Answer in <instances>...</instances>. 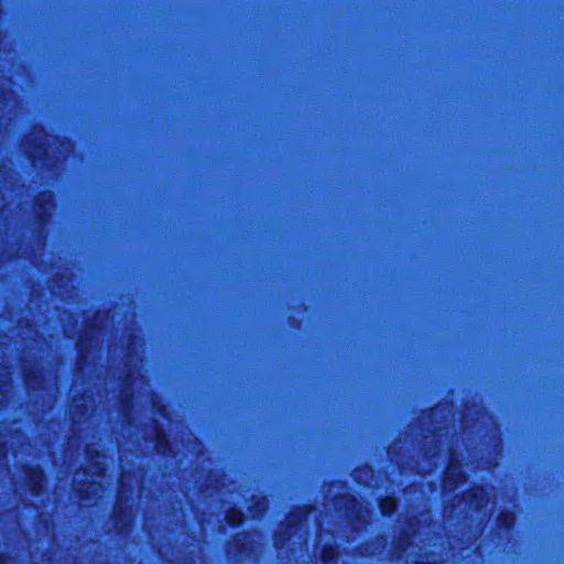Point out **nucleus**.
Segmentation results:
<instances>
[{
  "label": "nucleus",
  "mask_w": 564,
  "mask_h": 564,
  "mask_svg": "<svg viewBox=\"0 0 564 564\" xmlns=\"http://www.w3.org/2000/svg\"><path fill=\"white\" fill-rule=\"evenodd\" d=\"M315 507L312 503H304L294 507L286 516L284 522L281 523L282 528L275 530L272 534L273 546L276 550H282L302 528L307 517L314 511Z\"/></svg>",
  "instance_id": "1"
},
{
  "label": "nucleus",
  "mask_w": 564,
  "mask_h": 564,
  "mask_svg": "<svg viewBox=\"0 0 564 564\" xmlns=\"http://www.w3.org/2000/svg\"><path fill=\"white\" fill-rule=\"evenodd\" d=\"M256 551V541L249 531H240L232 534L226 543V554L235 560H248Z\"/></svg>",
  "instance_id": "2"
},
{
  "label": "nucleus",
  "mask_w": 564,
  "mask_h": 564,
  "mask_svg": "<svg viewBox=\"0 0 564 564\" xmlns=\"http://www.w3.org/2000/svg\"><path fill=\"white\" fill-rule=\"evenodd\" d=\"M444 484L457 488L468 479V473L464 468L462 455L454 449H448V460L443 469Z\"/></svg>",
  "instance_id": "3"
},
{
  "label": "nucleus",
  "mask_w": 564,
  "mask_h": 564,
  "mask_svg": "<svg viewBox=\"0 0 564 564\" xmlns=\"http://www.w3.org/2000/svg\"><path fill=\"white\" fill-rule=\"evenodd\" d=\"M23 474L25 476V485L32 497L39 498L46 491V471L37 464H25L23 466Z\"/></svg>",
  "instance_id": "4"
},
{
  "label": "nucleus",
  "mask_w": 564,
  "mask_h": 564,
  "mask_svg": "<svg viewBox=\"0 0 564 564\" xmlns=\"http://www.w3.org/2000/svg\"><path fill=\"white\" fill-rule=\"evenodd\" d=\"M458 499L469 509L480 511L489 502V492L485 485L475 484L462 491Z\"/></svg>",
  "instance_id": "5"
},
{
  "label": "nucleus",
  "mask_w": 564,
  "mask_h": 564,
  "mask_svg": "<svg viewBox=\"0 0 564 564\" xmlns=\"http://www.w3.org/2000/svg\"><path fill=\"white\" fill-rule=\"evenodd\" d=\"M130 496L123 495L121 490L118 491L112 509V522L116 529H123L128 523L130 516Z\"/></svg>",
  "instance_id": "6"
},
{
  "label": "nucleus",
  "mask_w": 564,
  "mask_h": 564,
  "mask_svg": "<svg viewBox=\"0 0 564 564\" xmlns=\"http://www.w3.org/2000/svg\"><path fill=\"white\" fill-rule=\"evenodd\" d=\"M154 449L158 455L169 457L173 453V443L170 434L163 424L155 423L153 426V433L151 437Z\"/></svg>",
  "instance_id": "7"
},
{
  "label": "nucleus",
  "mask_w": 564,
  "mask_h": 564,
  "mask_svg": "<svg viewBox=\"0 0 564 564\" xmlns=\"http://www.w3.org/2000/svg\"><path fill=\"white\" fill-rule=\"evenodd\" d=\"M53 205V194L43 191L34 198L35 219L41 223H47L50 218V209Z\"/></svg>",
  "instance_id": "8"
},
{
  "label": "nucleus",
  "mask_w": 564,
  "mask_h": 564,
  "mask_svg": "<svg viewBox=\"0 0 564 564\" xmlns=\"http://www.w3.org/2000/svg\"><path fill=\"white\" fill-rule=\"evenodd\" d=\"M517 523V513L511 509H502L496 518V527L500 532L510 534L513 532Z\"/></svg>",
  "instance_id": "9"
},
{
  "label": "nucleus",
  "mask_w": 564,
  "mask_h": 564,
  "mask_svg": "<svg viewBox=\"0 0 564 564\" xmlns=\"http://www.w3.org/2000/svg\"><path fill=\"white\" fill-rule=\"evenodd\" d=\"M246 520L245 511L236 505L230 506L225 512V521L230 528H240Z\"/></svg>",
  "instance_id": "10"
},
{
  "label": "nucleus",
  "mask_w": 564,
  "mask_h": 564,
  "mask_svg": "<svg viewBox=\"0 0 564 564\" xmlns=\"http://www.w3.org/2000/svg\"><path fill=\"white\" fill-rule=\"evenodd\" d=\"M378 508L382 517L392 518L398 511V500L393 495H387L378 500Z\"/></svg>",
  "instance_id": "11"
},
{
  "label": "nucleus",
  "mask_w": 564,
  "mask_h": 564,
  "mask_svg": "<svg viewBox=\"0 0 564 564\" xmlns=\"http://www.w3.org/2000/svg\"><path fill=\"white\" fill-rule=\"evenodd\" d=\"M339 497L341 499H344V507L346 510V514L348 517H352L356 520H359L361 505H360L358 498L352 494H345V495H340Z\"/></svg>",
  "instance_id": "12"
},
{
  "label": "nucleus",
  "mask_w": 564,
  "mask_h": 564,
  "mask_svg": "<svg viewBox=\"0 0 564 564\" xmlns=\"http://www.w3.org/2000/svg\"><path fill=\"white\" fill-rule=\"evenodd\" d=\"M338 558V546L333 542H325L319 550L322 564H335Z\"/></svg>",
  "instance_id": "13"
},
{
  "label": "nucleus",
  "mask_w": 564,
  "mask_h": 564,
  "mask_svg": "<svg viewBox=\"0 0 564 564\" xmlns=\"http://www.w3.org/2000/svg\"><path fill=\"white\" fill-rule=\"evenodd\" d=\"M252 518H260L267 510V500L264 497H252L251 505L248 507Z\"/></svg>",
  "instance_id": "14"
},
{
  "label": "nucleus",
  "mask_w": 564,
  "mask_h": 564,
  "mask_svg": "<svg viewBox=\"0 0 564 564\" xmlns=\"http://www.w3.org/2000/svg\"><path fill=\"white\" fill-rule=\"evenodd\" d=\"M91 337H88L87 335H80L77 340V349H78V356L83 357L85 351H89L91 347Z\"/></svg>",
  "instance_id": "15"
},
{
  "label": "nucleus",
  "mask_w": 564,
  "mask_h": 564,
  "mask_svg": "<svg viewBox=\"0 0 564 564\" xmlns=\"http://www.w3.org/2000/svg\"><path fill=\"white\" fill-rule=\"evenodd\" d=\"M133 404V394L127 393L120 395V405L122 409H131Z\"/></svg>",
  "instance_id": "16"
},
{
  "label": "nucleus",
  "mask_w": 564,
  "mask_h": 564,
  "mask_svg": "<svg viewBox=\"0 0 564 564\" xmlns=\"http://www.w3.org/2000/svg\"><path fill=\"white\" fill-rule=\"evenodd\" d=\"M373 473V469L368 464H362L355 468L354 475H371Z\"/></svg>",
  "instance_id": "17"
},
{
  "label": "nucleus",
  "mask_w": 564,
  "mask_h": 564,
  "mask_svg": "<svg viewBox=\"0 0 564 564\" xmlns=\"http://www.w3.org/2000/svg\"><path fill=\"white\" fill-rule=\"evenodd\" d=\"M84 327L88 332H91V333L95 332L96 330L95 321L91 319V318L86 319L85 323H84Z\"/></svg>",
  "instance_id": "18"
},
{
  "label": "nucleus",
  "mask_w": 564,
  "mask_h": 564,
  "mask_svg": "<svg viewBox=\"0 0 564 564\" xmlns=\"http://www.w3.org/2000/svg\"><path fill=\"white\" fill-rule=\"evenodd\" d=\"M33 148H34L35 150H40V149H42V148H43V144H42L41 142H36V143H34V144H33Z\"/></svg>",
  "instance_id": "19"
},
{
  "label": "nucleus",
  "mask_w": 564,
  "mask_h": 564,
  "mask_svg": "<svg viewBox=\"0 0 564 564\" xmlns=\"http://www.w3.org/2000/svg\"><path fill=\"white\" fill-rule=\"evenodd\" d=\"M417 564H436L434 561H421Z\"/></svg>",
  "instance_id": "20"
},
{
  "label": "nucleus",
  "mask_w": 564,
  "mask_h": 564,
  "mask_svg": "<svg viewBox=\"0 0 564 564\" xmlns=\"http://www.w3.org/2000/svg\"><path fill=\"white\" fill-rule=\"evenodd\" d=\"M121 475H132L130 470L122 471Z\"/></svg>",
  "instance_id": "21"
},
{
  "label": "nucleus",
  "mask_w": 564,
  "mask_h": 564,
  "mask_svg": "<svg viewBox=\"0 0 564 564\" xmlns=\"http://www.w3.org/2000/svg\"><path fill=\"white\" fill-rule=\"evenodd\" d=\"M4 447H6V445L0 443V448H4Z\"/></svg>",
  "instance_id": "22"
}]
</instances>
